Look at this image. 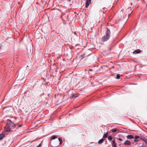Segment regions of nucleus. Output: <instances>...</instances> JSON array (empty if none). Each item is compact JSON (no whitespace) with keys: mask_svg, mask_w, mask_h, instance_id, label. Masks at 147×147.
Returning <instances> with one entry per match:
<instances>
[{"mask_svg":"<svg viewBox=\"0 0 147 147\" xmlns=\"http://www.w3.org/2000/svg\"><path fill=\"white\" fill-rule=\"evenodd\" d=\"M17 125L14 122L9 119H7L5 130L8 132L13 131L15 130V127Z\"/></svg>","mask_w":147,"mask_h":147,"instance_id":"nucleus-1","label":"nucleus"},{"mask_svg":"<svg viewBox=\"0 0 147 147\" xmlns=\"http://www.w3.org/2000/svg\"><path fill=\"white\" fill-rule=\"evenodd\" d=\"M134 141L135 142H138L140 140V136H136L134 138Z\"/></svg>","mask_w":147,"mask_h":147,"instance_id":"nucleus-2","label":"nucleus"},{"mask_svg":"<svg viewBox=\"0 0 147 147\" xmlns=\"http://www.w3.org/2000/svg\"><path fill=\"white\" fill-rule=\"evenodd\" d=\"M140 139L142 140L146 144H147V139L145 137L140 136Z\"/></svg>","mask_w":147,"mask_h":147,"instance_id":"nucleus-3","label":"nucleus"},{"mask_svg":"<svg viewBox=\"0 0 147 147\" xmlns=\"http://www.w3.org/2000/svg\"><path fill=\"white\" fill-rule=\"evenodd\" d=\"M131 142H130L128 140H126L124 142V144L125 145H129V146H131Z\"/></svg>","mask_w":147,"mask_h":147,"instance_id":"nucleus-4","label":"nucleus"},{"mask_svg":"<svg viewBox=\"0 0 147 147\" xmlns=\"http://www.w3.org/2000/svg\"><path fill=\"white\" fill-rule=\"evenodd\" d=\"M91 0H87L86 3L85 7L87 8L91 3Z\"/></svg>","mask_w":147,"mask_h":147,"instance_id":"nucleus-5","label":"nucleus"},{"mask_svg":"<svg viewBox=\"0 0 147 147\" xmlns=\"http://www.w3.org/2000/svg\"><path fill=\"white\" fill-rule=\"evenodd\" d=\"M111 32L110 30L109 29H107L106 34V37H110V36Z\"/></svg>","mask_w":147,"mask_h":147,"instance_id":"nucleus-6","label":"nucleus"},{"mask_svg":"<svg viewBox=\"0 0 147 147\" xmlns=\"http://www.w3.org/2000/svg\"><path fill=\"white\" fill-rule=\"evenodd\" d=\"M111 144L113 147H116L117 143L115 142L114 139H113Z\"/></svg>","mask_w":147,"mask_h":147,"instance_id":"nucleus-7","label":"nucleus"},{"mask_svg":"<svg viewBox=\"0 0 147 147\" xmlns=\"http://www.w3.org/2000/svg\"><path fill=\"white\" fill-rule=\"evenodd\" d=\"M141 50L139 49H137L134 51L133 53V54H136L141 53Z\"/></svg>","mask_w":147,"mask_h":147,"instance_id":"nucleus-8","label":"nucleus"},{"mask_svg":"<svg viewBox=\"0 0 147 147\" xmlns=\"http://www.w3.org/2000/svg\"><path fill=\"white\" fill-rule=\"evenodd\" d=\"M111 131L112 133H115L116 132L118 131L119 132V130L118 129H111L110 131Z\"/></svg>","mask_w":147,"mask_h":147,"instance_id":"nucleus-9","label":"nucleus"},{"mask_svg":"<svg viewBox=\"0 0 147 147\" xmlns=\"http://www.w3.org/2000/svg\"><path fill=\"white\" fill-rule=\"evenodd\" d=\"M109 37H102L101 40L104 42L108 40L109 39Z\"/></svg>","mask_w":147,"mask_h":147,"instance_id":"nucleus-10","label":"nucleus"},{"mask_svg":"<svg viewBox=\"0 0 147 147\" xmlns=\"http://www.w3.org/2000/svg\"><path fill=\"white\" fill-rule=\"evenodd\" d=\"M134 136L131 135H128L127 136V138L129 139H132L134 138Z\"/></svg>","mask_w":147,"mask_h":147,"instance_id":"nucleus-11","label":"nucleus"},{"mask_svg":"<svg viewBox=\"0 0 147 147\" xmlns=\"http://www.w3.org/2000/svg\"><path fill=\"white\" fill-rule=\"evenodd\" d=\"M5 134H0V140H2L3 138L5 137Z\"/></svg>","mask_w":147,"mask_h":147,"instance_id":"nucleus-12","label":"nucleus"},{"mask_svg":"<svg viewBox=\"0 0 147 147\" xmlns=\"http://www.w3.org/2000/svg\"><path fill=\"white\" fill-rule=\"evenodd\" d=\"M16 124L17 125V126H16V127H15V130L16 129H18V128L19 127H21L22 125H20L17 124Z\"/></svg>","mask_w":147,"mask_h":147,"instance_id":"nucleus-13","label":"nucleus"},{"mask_svg":"<svg viewBox=\"0 0 147 147\" xmlns=\"http://www.w3.org/2000/svg\"><path fill=\"white\" fill-rule=\"evenodd\" d=\"M104 139H100V140H99L98 142V143L100 144V143H101L103 142V141L104 140Z\"/></svg>","mask_w":147,"mask_h":147,"instance_id":"nucleus-14","label":"nucleus"},{"mask_svg":"<svg viewBox=\"0 0 147 147\" xmlns=\"http://www.w3.org/2000/svg\"><path fill=\"white\" fill-rule=\"evenodd\" d=\"M108 139L109 140H112L113 139V137L111 136H109L108 137Z\"/></svg>","mask_w":147,"mask_h":147,"instance_id":"nucleus-15","label":"nucleus"},{"mask_svg":"<svg viewBox=\"0 0 147 147\" xmlns=\"http://www.w3.org/2000/svg\"><path fill=\"white\" fill-rule=\"evenodd\" d=\"M58 139L60 142V144H61L63 142L62 139L61 138H59Z\"/></svg>","mask_w":147,"mask_h":147,"instance_id":"nucleus-16","label":"nucleus"},{"mask_svg":"<svg viewBox=\"0 0 147 147\" xmlns=\"http://www.w3.org/2000/svg\"><path fill=\"white\" fill-rule=\"evenodd\" d=\"M121 75L119 74H117V75L116 77V78L117 79H119L120 78V77H121Z\"/></svg>","mask_w":147,"mask_h":147,"instance_id":"nucleus-17","label":"nucleus"},{"mask_svg":"<svg viewBox=\"0 0 147 147\" xmlns=\"http://www.w3.org/2000/svg\"><path fill=\"white\" fill-rule=\"evenodd\" d=\"M65 15L63 13H61V18H62V19L63 20H65V19L63 17V16H64Z\"/></svg>","mask_w":147,"mask_h":147,"instance_id":"nucleus-18","label":"nucleus"},{"mask_svg":"<svg viewBox=\"0 0 147 147\" xmlns=\"http://www.w3.org/2000/svg\"><path fill=\"white\" fill-rule=\"evenodd\" d=\"M108 136V133H106V134H105L103 136V138H106Z\"/></svg>","mask_w":147,"mask_h":147,"instance_id":"nucleus-19","label":"nucleus"},{"mask_svg":"<svg viewBox=\"0 0 147 147\" xmlns=\"http://www.w3.org/2000/svg\"><path fill=\"white\" fill-rule=\"evenodd\" d=\"M57 138V137L56 136H52L51 138V139L53 140L56 139Z\"/></svg>","mask_w":147,"mask_h":147,"instance_id":"nucleus-20","label":"nucleus"},{"mask_svg":"<svg viewBox=\"0 0 147 147\" xmlns=\"http://www.w3.org/2000/svg\"><path fill=\"white\" fill-rule=\"evenodd\" d=\"M75 96V98H76L78 97V96H75V94H73L70 97V98H72L73 97H74Z\"/></svg>","mask_w":147,"mask_h":147,"instance_id":"nucleus-21","label":"nucleus"},{"mask_svg":"<svg viewBox=\"0 0 147 147\" xmlns=\"http://www.w3.org/2000/svg\"><path fill=\"white\" fill-rule=\"evenodd\" d=\"M118 140H119V141H122L123 140L122 139H121V138H118Z\"/></svg>","mask_w":147,"mask_h":147,"instance_id":"nucleus-22","label":"nucleus"},{"mask_svg":"<svg viewBox=\"0 0 147 147\" xmlns=\"http://www.w3.org/2000/svg\"><path fill=\"white\" fill-rule=\"evenodd\" d=\"M41 146V145L40 144L39 145L37 146V147H40Z\"/></svg>","mask_w":147,"mask_h":147,"instance_id":"nucleus-23","label":"nucleus"},{"mask_svg":"<svg viewBox=\"0 0 147 147\" xmlns=\"http://www.w3.org/2000/svg\"><path fill=\"white\" fill-rule=\"evenodd\" d=\"M82 57H86L85 56V54H83L82 56Z\"/></svg>","mask_w":147,"mask_h":147,"instance_id":"nucleus-24","label":"nucleus"},{"mask_svg":"<svg viewBox=\"0 0 147 147\" xmlns=\"http://www.w3.org/2000/svg\"><path fill=\"white\" fill-rule=\"evenodd\" d=\"M2 47V45L1 44L0 45V49H1Z\"/></svg>","mask_w":147,"mask_h":147,"instance_id":"nucleus-25","label":"nucleus"},{"mask_svg":"<svg viewBox=\"0 0 147 147\" xmlns=\"http://www.w3.org/2000/svg\"><path fill=\"white\" fill-rule=\"evenodd\" d=\"M38 98V96H36L35 97V99H37Z\"/></svg>","mask_w":147,"mask_h":147,"instance_id":"nucleus-26","label":"nucleus"},{"mask_svg":"<svg viewBox=\"0 0 147 147\" xmlns=\"http://www.w3.org/2000/svg\"><path fill=\"white\" fill-rule=\"evenodd\" d=\"M141 147H146V145H144V146H141Z\"/></svg>","mask_w":147,"mask_h":147,"instance_id":"nucleus-27","label":"nucleus"},{"mask_svg":"<svg viewBox=\"0 0 147 147\" xmlns=\"http://www.w3.org/2000/svg\"><path fill=\"white\" fill-rule=\"evenodd\" d=\"M142 146H144V143H143L142 145Z\"/></svg>","mask_w":147,"mask_h":147,"instance_id":"nucleus-28","label":"nucleus"},{"mask_svg":"<svg viewBox=\"0 0 147 147\" xmlns=\"http://www.w3.org/2000/svg\"><path fill=\"white\" fill-rule=\"evenodd\" d=\"M35 102L34 100V101L32 102V104H33Z\"/></svg>","mask_w":147,"mask_h":147,"instance_id":"nucleus-29","label":"nucleus"},{"mask_svg":"<svg viewBox=\"0 0 147 147\" xmlns=\"http://www.w3.org/2000/svg\"><path fill=\"white\" fill-rule=\"evenodd\" d=\"M44 28H43L42 30H44Z\"/></svg>","mask_w":147,"mask_h":147,"instance_id":"nucleus-30","label":"nucleus"},{"mask_svg":"<svg viewBox=\"0 0 147 147\" xmlns=\"http://www.w3.org/2000/svg\"><path fill=\"white\" fill-rule=\"evenodd\" d=\"M90 54H91V53H90V54L89 55H87V56H89V55Z\"/></svg>","mask_w":147,"mask_h":147,"instance_id":"nucleus-31","label":"nucleus"},{"mask_svg":"<svg viewBox=\"0 0 147 147\" xmlns=\"http://www.w3.org/2000/svg\"><path fill=\"white\" fill-rule=\"evenodd\" d=\"M68 17V16H67V18Z\"/></svg>","mask_w":147,"mask_h":147,"instance_id":"nucleus-32","label":"nucleus"},{"mask_svg":"<svg viewBox=\"0 0 147 147\" xmlns=\"http://www.w3.org/2000/svg\"><path fill=\"white\" fill-rule=\"evenodd\" d=\"M74 33L75 34H76V33L75 32H74Z\"/></svg>","mask_w":147,"mask_h":147,"instance_id":"nucleus-33","label":"nucleus"},{"mask_svg":"<svg viewBox=\"0 0 147 147\" xmlns=\"http://www.w3.org/2000/svg\"><path fill=\"white\" fill-rule=\"evenodd\" d=\"M55 40H54L53 41L54 42H55Z\"/></svg>","mask_w":147,"mask_h":147,"instance_id":"nucleus-34","label":"nucleus"},{"mask_svg":"<svg viewBox=\"0 0 147 147\" xmlns=\"http://www.w3.org/2000/svg\"><path fill=\"white\" fill-rule=\"evenodd\" d=\"M114 67H112V68H114Z\"/></svg>","mask_w":147,"mask_h":147,"instance_id":"nucleus-35","label":"nucleus"}]
</instances>
